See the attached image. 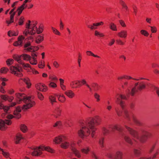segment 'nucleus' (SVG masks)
I'll use <instances>...</instances> for the list:
<instances>
[{
    "instance_id": "obj_1",
    "label": "nucleus",
    "mask_w": 159,
    "mask_h": 159,
    "mask_svg": "<svg viewBox=\"0 0 159 159\" xmlns=\"http://www.w3.org/2000/svg\"><path fill=\"white\" fill-rule=\"evenodd\" d=\"M100 118L96 117L90 119L86 121H80L81 128L78 131L79 136L82 138L88 136L91 131V136L92 137H93L95 131L96 130L95 126L100 124Z\"/></svg>"
},
{
    "instance_id": "obj_2",
    "label": "nucleus",
    "mask_w": 159,
    "mask_h": 159,
    "mask_svg": "<svg viewBox=\"0 0 159 159\" xmlns=\"http://www.w3.org/2000/svg\"><path fill=\"white\" fill-rule=\"evenodd\" d=\"M116 98V102L119 104L121 106L124 114V117L126 120L128 121H129L132 120L135 123L139 124V121L136 119L134 115L131 113H129L124 108L123 102L121 99H126V97L124 95L118 94Z\"/></svg>"
},
{
    "instance_id": "obj_3",
    "label": "nucleus",
    "mask_w": 159,
    "mask_h": 159,
    "mask_svg": "<svg viewBox=\"0 0 159 159\" xmlns=\"http://www.w3.org/2000/svg\"><path fill=\"white\" fill-rule=\"evenodd\" d=\"M17 98L16 102L18 104L24 103L22 109L26 110L29 109L35 105L34 102L31 99V97L27 96L23 93H17L16 94Z\"/></svg>"
},
{
    "instance_id": "obj_4",
    "label": "nucleus",
    "mask_w": 159,
    "mask_h": 159,
    "mask_svg": "<svg viewBox=\"0 0 159 159\" xmlns=\"http://www.w3.org/2000/svg\"><path fill=\"white\" fill-rule=\"evenodd\" d=\"M125 127L128 131L133 137L142 143L145 142L148 138L151 135V134L143 130H141L139 133L137 132L129 127L126 126Z\"/></svg>"
},
{
    "instance_id": "obj_5",
    "label": "nucleus",
    "mask_w": 159,
    "mask_h": 159,
    "mask_svg": "<svg viewBox=\"0 0 159 159\" xmlns=\"http://www.w3.org/2000/svg\"><path fill=\"white\" fill-rule=\"evenodd\" d=\"M44 150L51 153L54 152V150L52 148L49 147H45L43 146L33 148L31 149L30 152L32 156H37L41 155L42 153V151Z\"/></svg>"
},
{
    "instance_id": "obj_6",
    "label": "nucleus",
    "mask_w": 159,
    "mask_h": 159,
    "mask_svg": "<svg viewBox=\"0 0 159 159\" xmlns=\"http://www.w3.org/2000/svg\"><path fill=\"white\" fill-rule=\"evenodd\" d=\"M145 84L143 82H137L135 84L134 86L132 89L131 91L128 89L126 91L127 95L129 96V94H130L132 96H133L135 93L137 92L138 90L141 91L145 88Z\"/></svg>"
},
{
    "instance_id": "obj_7",
    "label": "nucleus",
    "mask_w": 159,
    "mask_h": 159,
    "mask_svg": "<svg viewBox=\"0 0 159 159\" xmlns=\"http://www.w3.org/2000/svg\"><path fill=\"white\" fill-rule=\"evenodd\" d=\"M115 129L120 132L122 131V128L119 126L111 125L109 126L107 128L105 127L103 128L102 131L104 135H107L113 132Z\"/></svg>"
},
{
    "instance_id": "obj_8",
    "label": "nucleus",
    "mask_w": 159,
    "mask_h": 159,
    "mask_svg": "<svg viewBox=\"0 0 159 159\" xmlns=\"http://www.w3.org/2000/svg\"><path fill=\"white\" fill-rule=\"evenodd\" d=\"M10 69L12 74L19 77H21L23 76V74L21 73L22 70V67L18 64H16L15 66H10Z\"/></svg>"
},
{
    "instance_id": "obj_9",
    "label": "nucleus",
    "mask_w": 159,
    "mask_h": 159,
    "mask_svg": "<svg viewBox=\"0 0 159 159\" xmlns=\"http://www.w3.org/2000/svg\"><path fill=\"white\" fill-rule=\"evenodd\" d=\"M11 123L10 120H0V129L3 130L4 129L6 128V125H10Z\"/></svg>"
},
{
    "instance_id": "obj_10",
    "label": "nucleus",
    "mask_w": 159,
    "mask_h": 159,
    "mask_svg": "<svg viewBox=\"0 0 159 159\" xmlns=\"http://www.w3.org/2000/svg\"><path fill=\"white\" fill-rule=\"evenodd\" d=\"M16 104V103L14 102L11 103L9 107L7 106H4L2 103L0 102V109H3L5 112L6 113H8L7 111L9 109L10 107H13L15 106Z\"/></svg>"
},
{
    "instance_id": "obj_11",
    "label": "nucleus",
    "mask_w": 159,
    "mask_h": 159,
    "mask_svg": "<svg viewBox=\"0 0 159 159\" xmlns=\"http://www.w3.org/2000/svg\"><path fill=\"white\" fill-rule=\"evenodd\" d=\"M36 89L40 91L45 92L48 90L47 87L45 85L41 83H39L35 85Z\"/></svg>"
},
{
    "instance_id": "obj_12",
    "label": "nucleus",
    "mask_w": 159,
    "mask_h": 159,
    "mask_svg": "<svg viewBox=\"0 0 159 159\" xmlns=\"http://www.w3.org/2000/svg\"><path fill=\"white\" fill-rule=\"evenodd\" d=\"M20 57H15L14 59L16 60L18 63L20 65H22L24 68L25 69V68L30 67V65L28 64H25L20 59Z\"/></svg>"
},
{
    "instance_id": "obj_13",
    "label": "nucleus",
    "mask_w": 159,
    "mask_h": 159,
    "mask_svg": "<svg viewBox=\"0 0 159 159\" xmlns=\"http://www.w3.org/2000/svg\"><path fill=\"white\" fill-rule=\"evenodd\" d=\"M74 143H72L70 144V147L71 150L73 153L75 155L78 157L79 158L81 157L80 152L79 151L77 150L75 147H74Z\"/></svg>"
},
{
    "instance_id": "obj_14",
    "label": "nucleus",
    "mask_w": 159,
    "mask_h": 159,
    "mask_svg": "<svg viewBox=\"0 0 159 159\" xmlns=\"http://www.w3.org/2000/svg\"><path fill=\"white\" fill-rule=\"evenodd\" d=\"M25 38L22 36H19L18 38V41L15 42L13 45L16 46L19 45H22L23 41L24 40Z\"/></svg>"
},
{
    "instance_id": "obj_15",
    "label": "nucleus",
    "mask_w": 159,
    "mask_h": 159,
    "mask_svg": "<svg viewBox=\"0 0 159 159\" xmlns=\"http://www.w3.org/2000/svg\"><path fill=\"white\" fill-rule=\"evenodd\" d=\"M65 138V137L64 136H59L55 137L53 141L56 144H59L61 143H62Z\"/></svg>"
},
{
    "instance_id": "obj_16",
    "label": "nucleus",
    "mask_w": 159,
    "mask_h": 159,
    "mask_svg": "<svg viewBox=\"0 0 159 159\" xmlns=\"http://www.w3.org/2000/svg\"><path fill=\"white\" fill-rule=\"evenodd\" d=\"M15 57H20V59L21 60V57H22L23 59L25 61H30L31 60V57L29 55L26 54H23L20 56H16Z\"/></svg>"
},
{
    "instance_id": "obj_17",
    "label": "nucleus",
    "mask_w": 159,
    "mask_h": 159,
    "mask_svg": "<svg viewBox=\"0 0 159 159\" xmlns=\"http://www.w3.org/2000/svg\"><path fill=\"white\" fill-rule=\"evenodd\" d=\"M20 108L18 107L16 108V110L14 112V114L15 116V117L17 118H19L20 117V115L19 113L21 111Z\"/></svg>"
},
{
    "instance_id": "obj_18",
    "label": "nucleus",
    "mask_w": 159,
    "mask_h": 159,
    "mask_svg": "<svg viewBox=\"0 0 159 159\" xmlns=\"http://www.w3.org/2000/svg\"><path fill=\"white\" fill-rule=\"evenodd\" d=\"M126 79L127 80L133 79L136 80H139V79L133 78L131 77L126 75H124L118 77V79L119 80H122L123 79Z\"/></svg>"
},
{
    "instance_id": "obj_19",
    "label": "nucleus",
    "mask_w": 159,
    "mask_h": 159,
    "mask_svg": "<svg viewBox=\"0 0 159 159\" xmlns=\"http://www.w3.org/2000/svg\"><path fill=\"white\" fill-rule=\"evenodd\" d=\"M118 35L120 38H125L127 36V32L125 30H121L118 33Z\"/></svg>"
},
{
    "instance_id": "obj_20",
    "label": "nucleus",
    "mask_w": 159,
    "mask_h": 159,
    "mask_svg": "<svg viewBox=\"0 0 159 159\" xmlns=\"http://www.w3.org/2000/svg\"><path fill=\"white\" fill-rule=\"evenodd\" d=\"M36 32V30L34 29V28H32L31 30L30 31L29 30H28L27 31H24V34L26 36L28 34L30 35H34Z\"/></svg>"
},
{
    "instance_id": "obj_21",
    "label": "nucleus",
    "mask_w": 159,
    "mask_h": 159,
    "mask_svg": "<svg viewBox=\"0 0 159 159\" xmlns=\"http://www.w3.org/2000/svg\"><path fill=\"white\" fill-rule=\"evenodd\" d=\"M122 153L120 151H117L114 157V159H122Z\"/></svg>"
},
{
    "instance_id": "obj_22",
    "label": "nucleus",
    "mask_w": 159,
    "mask_h": 159,
    "mask_svg": "<svg viewBox=\"0 0 159 159\" xmlns=\"http://www.w3.org/2000/svg\"><path fill=\"white\" fill-rule=\"evenodd\" d=\"M65 94L70 98H73L75 96L74 93L71 90H69L66 91Z\"/></svg>"
},
{
    "instance_id": "obj_23",
    "label": "nucleus",
    "mask_w": 159,
    "mask_h": 159,
    "mask_svg": "<svg viewBox=\"0 0 159 159\" xmlns=\"http://www.w3.org/2000/svg\"><path fill=\"white\" fill-rule=\"evenodd\" d=\"M69 143L66 140V138L61 143V146L62 148L66 149L69 146Z\"/></svg>"
},
{
    "instance_id": "obj_24",
    "label": "nucleus",
    "mask_w": 159,
    "mask_h": 159,
    "mask_svg": "<svg viewBox=\"0 0 159 159\" xmlns=\"http://www.w3.org/2000/svg\"><path fill=\"white\" fill-rule=\"evenodd\" d=\"M20 80H22L27 85V87L28 88H30L31 85V84L30 82V79L28 78H21Z\"/></svg>"
},
{
    "instance_id": "obj_25",
    "label": "nucleus",
    "mask_w": 159,
    "mask_h": 159,
    "mask_svg": "<svg viewBox=\"0 0 159 159\" xmlns=\"http://www.w3.org/2000/svg\"><path fill=\"white\" fill-rule=\"evenodd\" d=\"M61 109L58 107H56L54 110V113L56 115L55 117H57L58 116L61 115Z\"/></svg>"
},
{
    "instance_id": "obj_26",
    "label": "nucleus",
    "mask_w": 159,
    "mask_h": 159,
    "mask_svg": "<svg viewBox=\"0 0 159 159\" xmlns=\"http://www.w3.org/2000/svg\"><path fill=\"white\" fill-rule=\"evenodd\" d=\"M43 40V37L41 35H38L35 39V42L37 43H40Z\"/></svg>"
},
{
    "instance_id": "obj_27",
    "label": "nucleus",
    "mask_w": 159,
    "mask_h": 159,
    "mask_svg": "<svg viewBox=\"0 0 159 159\" xmlns=\"http://www.w3.org/2000/svg\"><path fill=\"white\" fill-rule=\"evenodd\" d=\"M22 139L23 138L21 136V135L18 134L16 135V138L14 139L15 142L16 144L18 143H19L20 140Z\"/></svg>"
},
{
    "instance_id": "obj_28",
    "label": "nucleus",
    "mask_w": 159,
    "mask_h": 159,
    "mask_svg": "<svg viewBox=\"0 0 159 159\" xmlns=\"http://www.w3.org/2000/svg\"><path fill=\"white\" fill-rule=\"evenodd\" d=\"M124 138L125 140L127 142L131 145L133 144V142L129 136L128 135H124Z\"/></svg>"
},
{
    "instance_id": "obj_29",
    "label": "nucleus",
    "mask_w": 159,
    "mask_h": 159,
    "mask_svg": "<svg viewBox=\"0 0 159 159\" xmlns=\"http://www.w3.org/2000/svg\"><path fill=\"white\" fill-rule=\"evenodd\" d=\"M54 96L58 97L59 100L61 102H63L65 100V97L63 95H58L57 94H55Z\"/></svg>"
},
{
    "instance_id": "obj_30",
    "label": "nucleus",
    "mask_w": 159,
    "mask_h": 159,
    "mask_svg": "<svg viewBox=\"0 0 159 159\" xmlns=\"http://www.w3.org/2000/svg\"><path fill=\"white\" fill-rule=\"evenodd\" d=\"M18 32H16L13 31H9L8 32V35L9 36H16L18 35Z\"/></svg>"
},
{
    "instance_id": "obj_31",
    "label": "nucleus",
    "mask_w": 159,
    "mask_h": 159,
    "mask_svg": "<svg viewBox=\"0 0 159 159\" xmlns=\"http://www.w3.org/2000/svg\"><path fill=\"white\" fill-rule=\"evenodd\" d=\"M91 87L93 88V90L96 91L98 90V84L96 83H93L91 84Z\"/></svg>"
},
{
    "instance_id": "obj_32",
    "label": "nucleus",
    "mask_w": 159,
    "mask_h": 159,
    "mask_svg": "<svg viewBox=\"0 0 159 159\" xmlns=\"http://www.w3.org/2000/svg\"><path fill=\"white\" fill-rule=\"evenodd\" d=\"M110 28L113 31H117V28L116 25L113 23H111L110 24Z\"/></svg>"
},
{
    "instance_id": "obj_33",
    "label": "nucleus",
    "mask_w": 159,
    "mask_h": 159,
    "mask_svg": "<svg viewBox=\"0 0 159 159\" xmlns=\"http://www.w3.org/2000/svg\"><path fill=\"white\" fill-rule=\"evenodd\" d=\"M49 99L52 104L53 102H56V98L54 96H50L49 97Z\"/></svg>"
},
{
    "instance_id": "obj_34",
    "label": "nucleus",
    "mask_w": 159,
    "mask_h": 159,
    "mask_svg": "<svg viewBox=\"0 0 159 159\" xmlns=\"http://www.w3.org/2000/svg\"><path fill=\"white\" fill-rule=\"evenodd\" d=\"M87 55L88 56H91L94 57L100 58V57L94 54L92 52L90 51H87L86 52Z\"/></svg>"
},
{
    "instance_id": "obj_35",
    "label": "nucleus",
    "mask_w": 159,
    "mask_h": 159,
    "mask_svg": "<svg viewBox=\"0 0 159 159\" xmlns=\"http://www.w3.org/2000/svg\"><path fill=\"white\" fill-rule=\"evenodd\" d=\"M21 130L24 133L27 130V127L24 124H21L20 126Z\"/></svg>"
},
{
    "instance_id": "obj_36",
    "label": "nucleus",
    "mask_w": 159,
    "mask_h": 159,
    "mask_svg": "<svg viewBox=\"0 0 159 159\" xmlns=\"http://www.w3.org/2000/svg\"><path fill=\"white\" fill-rule=\"evenodd\" d=\"M94 98L96 99V101L98 102L100 101V96L96 92H95L94 94Z\"/></svg>"
},
{
    "instance_id": "obj_37",
    "label": "nucleus",
    "mask_w": 159,
    "mask_h": 159,
    "mask_svg": "<svg viewBox=\"0 0 159 159\" xmlns=\"http://www.w3.org/2000/svg\"><path fill=\"white\" fill-rule=\"evenodd\" d=\"M8 69L5 67H2L1 69L0 72L1 73L5 74L8 71Z\"/></svg>"
},
{
    "instance_id": "obj_38",
    "label": "nucleus",
    "mask_w": 159,
    "mask_h": 159,
    "mask_svg": "<svg viewBox=\"0 0 159 159\" xmlns=\"http://www.w3.org/2000/svg\"><path fill=\"white\" fill-rule=\"evenodd\" d=\"M104 138H101L100 139L99 141V143L101 148H103L104 147L103 144V141Z\"/></svg>"
},
{
    "instance_id": "obj_39",
    "label": "nucleus",
    "mask_w": 159,
    "mask_h": 159,
    "mask_svg": "<svg viewBox=\"0 0 159 159\" xmlns=\"http://www.w3.org/2000/svg\"><path fill=\"white\" fill-rule=\"evenodd\" d=\"M89 150L88 147L83 148L81 149V151L82 152L87 154L88 153Z\"/></svg>"
},
{
    "instance_id": "obj_40",
    "label": "nucleus",
    "mask_w": 159,
    "mask_h": 159,
    "mask_svg": "<svg viewBox=\"0 0 159 159\" xmlns=\"http://www.w3.org/2000/svg\"><path fill=\"white\" fill-rule=\"evenodd\" d=\"M115 111L119 116H121L122 115V111L120 110L119 108H115Z\"/></svg>"
},
{
    "instance_id": "obj_41",
    "label": "nucleus",
    "mask_w": 159,
    "mask_h": 159,
    "mask_svg": "<svg viewBox=\"0 0 159 159\" xmlns=\"http://www.w3.org/2000/svg\"><path fill=\"white\" fill-rule=\"evenodd\" d=\"M95 35L96 36H99L100 37H102L104 36V35L103 34L100 33V32H98L97 30H96L95 31Z\"/></svg>"
},
{
    "instance_id": "obj_42",
    "label": "nucleus",
    "mask_w": 159,
    "mask_h": 159,
    "mask_svg": "<svg viewBox=\"0 0 159 159\" xmlns=\"http://www.w3.org/2000/svg\"><path fill=\"white\" fill-rule=\"evenodd\" d=\"M52 29L53 32V33L56 34L60 35V32L55 28L52 27H51Z\"/></svg>"
},
{
    "instance_id": "obj_43",
    "label": "nucleus",
    "mask_w": 159,
    "mask_h": 159,
    "mask_svg": "<svg viewBox=\"0 0 159 159\" xmlns=\"http://www.w3.org/2000/svg\"><path fill=\"white\" fill-rule=\"evenodd\" d=\"M0 151H2V154L6 157H8L9 156V154L8 152L4 151L3 150L0 148Z\"/></svg>"
},
{
    "instance_id": "obj_44",
    "label": "nucleus",
    "mask_w": 159,
    "mask_h": 159,
    "mask_svg": "<svg viewBox=\"0 0 159 159\" xmlns=\"http://www.w3.org/2000/svg\"><path fill=\"white\" fill-rule=\"evenodd\" d=\"M140 33L142 35L145 36H148L149 35L148 32L145 30H142L140 31Z\"/></svg>"
},
{
    "instance_id": "obj_45",
    "label": "nucleus",
    "mask_w": 159,
    "mask_h": 159,
    "mask_svg": "<svg viewBox=\"0 0 159 159\" xmlns=\"http://www.w3.org/2000/svg\"><path fill=\"white\" fill-rule=\"evenodd\" d=\"M29 61L30 64L32 65H35L37 64V62L36 58H34L33 59H32V60H30Z\"/></svg>"
},
{
    "instance_id": "obj_46",
    "label": "nucleus",
    "mask_w": 159,
    "mask_h": 159,
    "mask_svg": "<svg viewBox=\"0 0 159 159\" xmlns=\"http://www.w3.org/2000/svg\"><path fill=\"white\" fill-rule=\"evenodd\" d=\"M33 47L31 46L29 47L26 48L24 49V50H26L29 52H34V50L33 49Z\"/></svg>"
},
{
    "instance_id": "obj_47",
    "label": "nucleus",
    "mask_w": 159,
    "mask_h": 159,
    "mask_svg": "<svg viewBox=\"0 0 159 159\" xmlns=\"http://www.w3.org/2000/svg\"><path fill=\"white\" fill-rule=\"evenodd\" d=\"M24 18L23 17H21L19 19L18 24L19 25H22L24 22Z\"/></svg>"
},
{
    "instance_id": "obj_48",
    "label": "nucleus",
    "mask_w": 159,
    "mask_h": 159,
    "mask_svg": "<svg viewBox=\"0 0 159 159\" xmlns=\"http://www.w3.org/2000/svg\"><path fill=\"white\" fill-rule=\"evenodd\" d=\"M134 154L136 156H139L140 153V151L139 149H134Z\"/></svg>"
},
{
    "instance_id": "obj_49",
    "label": "nucleus",
    "mask_w": 159,
    "mask_h": 159,
    "mask_svg": "<svg viewBox=\"0 0 159 159\" xmlns=\"http://www.w3.org/2000/svg\"><path fill=\"white\" fill-rule=\"evenodd\" d=\"M8 97V96L6 95H2L0 96L2 99L5 101H7V100Z\"/></svg>"
},
{
    "instance_id": "obj_50",
    "label": "nucleus",
    "mask_w": 159,
    "mask_h": 159,
    "mask_svg": "<svg viewBox=\"0 0 159 159\" xmlns=\"http://www.w3.org/2000/svg\"><path fill=\"white\" fill-rule=\"evenodd\" d=\"M13 60L12 59H8L7 61V65L8 66H10L13 63Z\"/></svg>"
},
{
    "instance_id": "obj_51",
    "label": "nucleus",
    "mask_w": 159,
    "mask_h": 159,
    "mask_svg": "<svg viewBox=\"0 0 159 159\" xmlns=\"http://www.w3.org/2000/svg\"><path fill=\"white\" fill-rule=\"evenodd\" d=\"M156 146V144H153L150 148L149 150V152L150 153H151L154 150Z\"/></svg>"
},
{
    "instance_id": "obj_52",
    "label": "nucleus",
    "mask_w": 159,
    "mask_h": 159,
    "mask_svg": "<svg viewBox=\"0 0 159 159\" xmlns=\"http://www.w3.org/2000/svg\"><path fill=\"white\" fill-rule=\"evenodd\" d=\"M129 83L127 81H125L122 85V87L123 88H125L126 87H127L129 85Z\"/></svg>"
},
{
    "instance_id": "obj_53",
    "label": "nucleus",
    "mask_w": 159,
    "mask_h": 159,
    "mask_svg": "<svg viewBox=\"0 0 159 159\" xmlns=\"http://www.w3.org/2000/svg\"><path fill=\"white\" fill-rule=\"evenodd\" d=\"M150 27L151 28V30L152 33H155L157 32V29L156 27L151 26H150Z\"/></svg>"
},
{
    "instance_id": "obj_54",
    "label": "nucleus",
    "mask_w": 159,
    "mask_h": 159,
    "mask_svg": "<svg viewBox=\"0 0 159 159\" xmlns=\"http://www.w3.org/2000/svg\"><path fill=\"white\" fill-rule=\"evenodd\" d=\"M116 41V43L119 45H123L124 44V43L120 39H117Z\"/></svg>"
},
{
    "instance_id": "obj_55",
    "label": "nucleus",
    "mask_w": 159,
    "mask_h": 159,
    "mask_svg": "<svg viewBox=\"0 0 159 159\" xmlns=\"http://www.w3.org/2000/svg\"><path fill=\"white\" fill-rule=\"evenodd\" d=\"M132 8L133 9L135 15L136 14L137 12V7L134 4H133L132 6Z\"/></svg>"
},
{
    "instance_id": "obj_56",
    "label": "nucleus",
    "mask_w": 159,
    "mask_h": 159,
    "mask_svg": "<svg viewBox=\"0 0 159 159\" xmlns=\"http://www.w3.org/2000/svg\"><path fill=\"white\" fill-rule=\"evenodd\" d=\"M49 85L52 88H55L57 87V84L53 82H50L49 84Z\"/></svg>"
},
{
    "instance_id": "obj_57",
    "label": "nucleus",
    "mask_w": 159,
    "mask_h": 159,
    "mask_svg": "<svg viewBox=\"0 0 159 159\" xmlns=\"http://www.w3.org/2000/svg\"><path fill=\"white\" fill-rule=\"evenodd\" d=\"M83 104L86 107H87L88 108L89 110H88V111L90 113H92V112L93 111V110H92V108L91 107L88 105H87L85 103H84V102H83Z\"/></svg>"
},
{
    "instance_id": "obj_58",
    "label": "nucleus",
    "mask_w": 159,
    "mask_h": 159,
    "mask_svg": "<svg viewBox=\"0 0 159 159\" xmlns=\"http://www.w3.org/2000/svg\"><path fill=\"white\" fill-rule=\"evenodd\" d=\"M38 96L40 100H42L43 98V95L40 93H38Z\"/></svg>"
},
{
    "instance_id": "obj_59",
    "label": "nucleus",
    "mask_w": 159,
    "mask_h": 159,
    "mask_svg": "<svg viewBox=\"0 0 159 159\" xmlns=\"http://www.w3.org/2000/svg\"><path fill=\"white\" fill-rule=\"evenodd\" d=\"M36 32H37L38 34H39L41 33L43 31V29L42 28L39 29V30L38 29L37 27H35Z\"/></svg>"
},
{
    "instance_id": "obj_60",
    "label": "nucleus",
    "mask_w": 159,
    "mask_h": 159,
    "mask_svg": "<svg viewBox=\"0 0 159 159\" xmlns=\"http://www.w3.org/2000/svg\"><path fill=\"white\" fill-rule=\"evenodd\" d=\"M81 60V56L79 55V56L78 58V63L79 65V66L80 67V62Z\"/></svg>"
},
{
    "instance_id": "obj_61",
    "label": "nucleus",
    "mask_w": 159,
    "mask_h": 159,
    "mask_svg": "<svg viewBox=\"0 0 159 159\" xmlns=\"http://www.w3.org/2000/svg\"><path fill=\"white\" fill-rule=\"evenodd\" d=\"M119 22L120 23V24L123 27H125L126 26V25L125 24V22L122 20H119Z\"/></svg>"
},
{
    "instance_id": "obj_62",
    "label": "nucleus",
    "mask_w": 159,
    "mask_h": 159,
    "mask_svg": "<svg viewBox=\"0 0 159 159\" xmlns=\"http://www.w3.org/2000/svg\"><path fill=\"white\" fill-rule=\"evenodd\" d=\"M49 79L52 80L53 81L55 82L57 80V78L56 77H53L52 76H50Z\"/></svg>"
},
{
    "instance_id": "obj_63",
    "label": "nucleus",
    "mask_w": 159,
    "mask_h": 159,
    "mask_svg": "<svg viewBox=\"0 0 159 159\" xmlns=\"http://www.w3.org/2000/svg\"><path fill=\"white\" fill-rule=\"evenodd\" d=\"M103 22H100L99 23H93V25L94 26H97L101 25H103Z\"/></svg>"
},
{
    "instance_id": "obj_64",
    "label": "nucleus",
    "mask_w": 159,
    "mask_h": 159,
    "mask_svg": "<svg viewBox=\"0 0 159 159\" xmlns=\"http://www.w3.org/2000/svg\"><path fill=\"white\" fill-rule=\"evenodd\" d=\"M44 62L43 61V63L41 62L40 65H39V67L40 68H43L44 67Z\"/></svg>"
}]
</instances>
